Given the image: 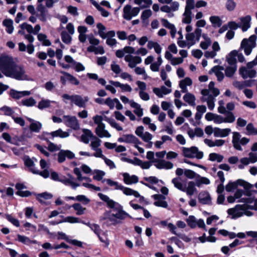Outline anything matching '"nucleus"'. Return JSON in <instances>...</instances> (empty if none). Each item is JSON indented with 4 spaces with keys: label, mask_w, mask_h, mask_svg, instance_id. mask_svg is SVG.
<instances>
[{
    "label": "nucleus",
    "mask_w": 257,
    "mask_h": 257,
    "mask_svg": "<svg viewBox=\"0 0 257 257\" xmlns=\"http://www.w3.org/2000/svg\"><path fill=\"white\" fill-rule=\"evenodd\" d=\"M242 199L240 201L244 202ZM243 204H237L234 207L227 210V214L231 216L232 219H235L243 215L251 216L253 213L250 210H257V199L253 201L248 199Z\"/></svg>",
    "instance_id": "obj_2"
},
{
    "label": "nucleus",
    "mask_w": 257,
    "mask_h": 257,
    "mask_svg": "<svg viewBox=\"0 0 257 257\" xmlns=\"http://www.w3.org/2000/svg\"><path fill=\"white\" fill-rule=\"evenodd\" d=\"M123 178V182L127 185H131L132 184H136L139 181V178L136 175H130L127 173H124L122 174Z\"/></svg>",
    "instance_id": "obj_26"
},
{
    "label": "nucleus",
    "mask_w": 257,
    "mask_h": 257,
    "mask_svg": "<svg viewBox=\"0 0 257 257\" xmlns=\"http://www.w3.org/2000/svg\"><path fill=\"white\" fill-rule=\"evenodd\" d=\"M251 20V18L249 15L239 18V20L240 21L239 26L243 32H246L250 27Z\"/></svg>",
    "instance_id": "obj_21"
},
{
    "label": "nucleus",
    "mask_w": 257,
    "mask_h": 257,
    "mask_svg": "<svg viewBox=\"0 0 257 257\" xmlns=\"http://www.w3.org/2000/svg\"><path fill=\"white\" fill-rule=\"evenodd\" d=\"M192 84V80L189 77H186L185 79L181 80L179 83V86L183 93L188 92L187 86H191Z\"/></svg>",
    "instance_id": "obj_32"
},
{
    "label": "nucleus",
    "mask_w": 257,
    "mask_h": 257,
    "mask_svg": "<svg viewBox=\"0 0 257 257\" xmlns=\"http://www.w3.org/2000/svg\"><path fill=\"white\" fill-rule=\"evenodd\" d=\"M154 166L158 169L169 170L173 168V164L171 162L165 160H155L154 161Z\"/></svg>",
    "instance_id": "obj_19"
},
{
    "label": "nucleus",
    "mask_w": 257,
    "mask_h": 257,
    "mask_svg": "<svg viewBox=\"0 0 257 257\" xmlns=\"http://www.w3.org/2000/svg\"><path fill=\"white\" fill-rule=\"evenodd\" d=\"M232 136V143L233 147L237 150L242 151V149L241 145H245L249 141V140L246 138H241V136L238 132H233Z\"/></svg>",
    "instance_id": "obj_9"
},
{
    "label": "nucleus",
    "mask_w": 257,
    "mask_h": 257,
    "mask_svg": "<svg viewBox=\"0 0 257 257\" xmlns=\"http://www.w3.org/2000/svg\"><path fill=\"white\" fill-rule=\"evenodd\" d=\"M88 100L87 97L83 98L82 97L79 95H73L72 102L79 107H84L85 103Z\"/></svg>",
    "instance_id": "obj_27"
},
{
    "label": "nucleus",
    "mask_w": 257,
    "mask_h": 257,
    "mask_svg": "<svg viewBox=\"0 0 257 257\" xmlns=\"http://www.w3.org/2000/svg\"><path fill=\"white\" fill-rule=\"evenodd\" d=\"M237 70V66L227 65L225 69V74L227 77H232Z\"/></svg>",
    "instance_id": "obj_47"
},
{
    "label": "nucleus",
    "mask_w": 257,
    "mask_h": 257,
    "mask_svg": "<svg viewBox=\"0 0 257 257\" xmlns=\"http://www.w3.org/2000/svg\"><path fill=\"white\" fill-rule=\"evenodd\" d=\"M125 143L133 144H141L139 140L133 135H125Z\"/></svg>",
    "instance_id": "obj_49"
},
{
    "label": "nucleus",
    "mask_w": 257,
    "mask_h": 257,
    "mask_svg": "<svg viewBox=\"0 0 257 257\" xmlns=\"http://www.w3.org/2000/svg\"><path fill=\"white\" fill-rule=\"evenodd\" d=\"M88 50L91 52H93L95 54H103L105 51L102 46H98L97 47H89Z\"/></svg>",
    "instance_id": "obj_60"
},
{
    "label": "nucleus",
    "mask_w": 257,
    "mask_h": 257,
    "mask_svg": "<svg viewBox=\"0 0 257 257\" xmlns=\"http://www.w3.org/2000/svg\"><path fill=\"white\" fill-rule=\"evenodd\" d=\"M223 158L224 157L222 155L215 153H211L209 155V160L211 161H217L218 163L222 162Z\"/></svg>",
    "instance_id": "obj_58"
},
{
    "label": "nucleus",
    "mask_w": 257,
    "mask_h": 257,
    "mask_svg": "<svg viewBox=\"0 0 257 257\" xmlns=\"http://www.w3.org/2000/svg\"><path fill=\"white\" fill-rule=\"evenodd\" d=\"M140 11L139 8H132L131 6L127 5L123 9V18L126 20H131L133 17L137 16Z\"/></svg>",
    "instance_id": "obj_12"
},
{
    "label": "nucleus",
    "mask_w": 257,
    "mask_h": 257,
    "mask_svg": "<svg viewBox=\"0 0 257 257\" xmlns=\"http://www.w3.org/2000/svg\"><path fill=\"white\" fill-rule=\"evenodd\" d=\"M71 35H70V34L65 31H62L61 33L62 41L66 44H70L72 40Z\"/></svg>",
    "instance_id": "obj_56"
},
{
    "label": "nucleus",
    "mask_w": 257,
    "mask_h": 257,
    "mask_svg": "<svg viewBox=\"0 0 257 257\" xmlns=\"http://www.w3.org/2000/svg\"><path fill=\"white\" fill-rule=\"evenodd\" d=\"M201 34V29L196 28L194 32L187 33L186 35L185 38L187 42L188 48L194 45L196 42H199Z\"/></svg>",
    "instance_id": "obj_8"
},
{
    "label": "nucleus",
    "mask_w": 257,
    "mask_h": 257,
    "mask_svg": "<svg viewBox=\"0 0 257 257\" xmlns=\"http://www.w3.org/2000/svg\"><path fill=\"white\" fill-rule=\"evenodd\" d=\"M183 96L184 100L188 103L190 105L195 106L196 100L195 96L191 93L187 92Z\"/></svg>",
    "instance_id": "obj_41"
},
{
    "label": "nucleus",
    "mask_w": 257,
    "mask_h": 257,
    "mask_svg": "<svg viewBox=\"0 0 257 257\" xmlns=\"http://www.w3.org/2000/svg\"><path fill=\"white\" fill-rule=\"evenodd\" d=\"M60 182L66 186L71 187L73 189H76L80 185L76 182V179L70 174H68L67 176H61Z\"/></svg>",
    "instance_id": "obj_15"
},
{
    "label": "nucleus",
    "mask_w": 257,
    "mask_h": 257,
    "mask_svg": "<svg viewBox=\"0 0 257 257\" xmlns=\"http://www.w3.org/2000/svg\"><path fill=\"white\" fill-rule=\"evenodd\" d=\"M196 190L195 183L193 181H190L188 183L187 187L185 186V190L183 192H186L188 196H192Z\"/></svg>",
    "instance_id": "obj_45"
},
{
    "label": "nucleus",
    "mask_w": 257,
    "mask_h": 257,
    "mask_svg": "<svg viewBox=\"0 0 257 257\" xmlns=\"http://www.w3.org/2000/svg\"><path fill=\"white\" fill-rule=\"evenodd\" d=\"M172 182L174 184V186L178 189L182 191L185 190L186 185L182 183L180 178L177 177L173 179Z\"/></svg>",
    "instance_id": "obj_42"
},
{
    "label": "nucleus",
    "mask_w": 257,
    "mask_h": 257,
    "mask_svg": "<svg viewBox=\"0 0 257 257\" xmlns=\"http://www.w3.org/2000/svg\"><path fill=\"white\" fill-rule=\"evenodd\" d=\"M23 160L25 165L28 168L29 171L33 174L38 173V170L36 168L33 159H31L29 156H25Z\"/></svg>",
    "instance_id": "obj_22"
},
{
    "label": "nucleus",
    "mask_w": 257,
    "mask_h": 257,
    "mask_svg": "<svg viewBox=\"0 0 257 257\" xmlns=\"http://www.w3.org/2000/svg\"><path fill=\"white\" fill-rule=\"evenodd\" d=\"M161 22L162 23V25L170 30V32L171 34V36L172 38H174L175 37V35L177 32L176 27L174 25L170 23L167 20L165 19H161Z\"/></svg>",
    "instance_id": "obj_24"
},
{
    "label": "nucleus",
    "mask_w": 257,
    "mask_h": 257,
    "mask_svg": "<svg viewBox=\"0 0 257 257\" xmlns=\"http://www.w3.org/2000/svg\"><path fill=\"white\" fill-rule=\"evenodd\" d=\"M237 54V52L236 51H232L229 53L228 56L226 57L228 65L237 66L236 58Z\"/></svg>",
    "instance_id": "obj_36"
},
{
    "label": "nucleus",
    "mask_w": 257,
    "mask_h": 257,
    "mask_svg": "<svg viewBox=\"0 0 257 257\" xmlns=\"http://www.w3.org/2000/svg\"><path fill=\"white\" fill-rule=\"evenodd\" d=\"M102 182H106V184L112 187H113L114 189L120 190L122 188V185L119 184L117 182L114 181L110 179H105L102 180Z\"/></svg>",
    "instance_id": "obj_43"
},
{
    "label": "nucleus",
    "mask_w": 257,
    "mask_h": 257,
    "mask_svg": "<svg viewBox=\"0 0 257 257\" xmlns=\"http://www.w3.org/2000/svg\"><path fill=\"white\" fill-rule=\"evenodd\" d=\"M201 93L203 95L201 98L202 101L207 102L209 109L213 110L215 106V98L211 94H209V91L208 89H202Z\"/></svg>",
    "instance_id": "obj_13"
},
{
    "label": "nucleus",
    "mask_w": 257,
    "mask_h": 257,
    "mask_svg": "<svg viewBox=\"0 0 257 257\" xmlns=\"http://www.w3.org/2000/svg\"><path fill=\"white\" fill-rule=\"evenodd\" d=\"M199 202L203 204H211V198L208 192L206 191L201 192L198 195Z\"/></svg>",
    "instance_id": "obj_28"
},
{
    "label": "nucleus",
    "mask_w": 257,
    "mask_h": 257,
    "mask_svg": "<svg viewBox=\"0 0 257 257\" xmlns=\"http://www.w3.org/2000/svg\"><path fill=\"white\" fill-rule=\"evenodd\" d=\"M51 135L53 137H60L61 138H65L69 136V133L64 132L61 128L58 129L56 131L52 132Z\"/></svg>",
    "instance_id": "obj_48"
},
{
    "label": "nucleus",
    "mask_w": 257,
    "mask_h": 257,
    "mask_svg": "<svg viewBox=\"0 0 257 257\" xmlns=\"http://www.w3.org/2000/svg\"><path fill=\"white\" fill-rule=\"evenodd\" d=\"M74 157V154L70 151L61 150L58 154V161L61 163L65 161L66 158L71 159Z\"/></svg>",
    "instance_id": "obj_20"
},
{
    "label": "nucleus",
    "mask_w": 257,
    "mask_h": 257,
    "mask_svg": "<svg viewBox=\"0 0 257 257\" xmlns=\"http://www.w3.org/2000/svg\"><path fill=\"white\" fill-rule=\"evenodd\" d=\"M256 36L254 35L250 36L248 39H243L241 43L240 48L244 50L246 55L250 54L252 50L256 46Z\"/></svg>",
    "instance_id": "obj_7"
},
{
    "label": "nucleus",
    "mask_w": 257,
    "mask_h": 257,
    "mask_svg": "<svg viewBox=\"0 0 257 257\" xmlns=\"http://www.w3.org/2000/svg\"><path fill=\"white\" fill-rule=\"evenodd\" d=\"M239 73L243 79L252 78L255 77L256 75V72L254 69H250L246 67L240 68Z\"/></svg>",
    "instance_id": "obj_18"
},
{
    "label": "nucleus",
    "mask_w": 257,
    "mask_h": 257,
    "mask_svg": "<svg viewBox=\"0 0 257 257\" xmlns=\"http://www.w3.org/2000/svg\"><path fill=\"white\" fill-rule=\"evenodd\" d=\"M3 26L6 28V31L8 34H12L14 31L13 21L10 19H5L3 22Z\"/></svg>",
    "instance_id": "obj_37"
},
{
    "label": "nucleus",
    "mask_w": 257,
    "mask_h": 257,
    "mask_svg": "<svg viewBox=\"0 0 257 257\" xmlns=\"http://www.w3.org/2000/svg\"><path fill=\"white\" fill-rule=\"evenodd\" d=\"M25 38L29 42L27 45V52L29 54H32L34 53L35 47L33 44L34 41V37L30 34L25 35Z\"/></svg>",
    "instance_id": "obj_31"
},
{
    "label": "nucleus",
    "mask_w": 257,
    "mask_h": 257,
    "mask_svg": "<svg viewBox=\"0 0 257 257\" xmlns=\"http://www.w3.org/2000/svg\"><path fill=\"white\" fill-rule=\"evenodd\" d=\"M120 190H122L123 193L126 195H133L136 197H140L141 199H144L143 197H141L138 191L133 190L130 188L125 187L123 186H122V188Z\"/></svg>",
    "instance_id": "obj_38"
},
{
    "label": "nucleus",
    "mask_w": 257,
    "mask_h": 257,
    "mask_svg": "<svg viewBox=\"0 0 257 257\" xmlns=\"http://www.w3.org/2000/svg\"><path fill=\"white\" fill-rule=\"evenodd\" d=\"M209 20L213 27H220L222 25V21L218 16H213L209 18Z\"/></svg>",
    "instance_id": "obj_50"
},
{
    "label": "nucleus",
    "mask_w": 257,
    "mask_h": 257,
    "mask_svg": "<svg viewBox=\"0 0 257 257\" xmlns=\"http://www.w3.org/2000/svg\"><path fill=\"white\" fill-rule=\"evenodd\" d=\"M4 216L11 223L16 227L20 226V222L19 220L14 217L12 215L6 214Z\"/></svg>",
    "instance_id": "obj_64"
},
{
    "label": "nucleus",
    "mask_w": 257,
    "mask_h": 257,
    "mask_svg": "<svg viewBox=\"0 0 257 257\" xmlns=\"http://www.w3.org/2000/svg\"><path fill=\"white\" fill-rule=\"evenodd\" d=\"M249 157H243L239 160L237 167L239 169H243L245 166L249 164H253L257 162V153L250 152L248 154Z\"/></svg>",
    "instance_id": "obj_11"
},
{
    "label": "nucleus",
    "mask_w": 257,
    "mask_h": 257,
    "mask_svg": "<svg viewBox=\"0 0 257 257\" xmlns=\"http://www.w3.org/2000/svg\"><path fill=\"white\" fill-rule=\"evenodd\" d=\"M98 196L100 199L107 203L108 207L113 208L116 211V213H114V215L118 220H123L127 217H130L127 213L122 210V207L120 204L110 199L108 196L101 193H99Z\"/></svg>",
    "instance_id": "obj_3"
},
{
    "label": "nucleus",
    "mask_w": 257,
    "mask_h": 257,
    "mask_svg": "<svg viewBox=\"0 0 257 257\" xmlns=\"http://www.w3.org/2000/svg\"><path fill=\"white\" fill-rule=\"evenodd\" d=\"M96 27L98 29V33L99 36L103 39H106V27L101 23L97 24Z\"/></svg>",
    "instance_id": "obj_51"
},
{
    "label": "nucleus",
    "mask_w": 257,
    "mask_h": 257,
    "mask_svg": "<svg viewBox=\"0 0 257 257\" xmlns=\"http://www.w3.org/2000/svg\"><path fill=\"white\" fill-rule=\"evenodd\" d=\"M37 38L38 40L42 43L43 46H49L51 45V42L47 39V37L45 34H39Z\"/></svg>",
    "instance_id": "obj_52"
},
{
    "label": "nucleus",
    "mask_w": 257,
    "mask_h": 257,
    "mask_svg": "<svg viewBox=\"0 0 257 257\" xmlns=\"http://www.w3.org/2000/svg\"><path fill=\"white\" fill-rule=\"evenodd\" d=\"M125 53H128L124 56V60L128 63V66L131 68L135 67L137 65L140 64L142 61V58L140 56H134L131 54H135V49L131 46H125L124 48Z\"/></svg>",
    "instance_id": "obj_5"
},
{
    "label": "nucleus",
    "mask_w": 257,
    "mask_h": 257,
    "mask_svg": "<svg viewBox=\"0 0 257 257\" xmlns=\"http://www.w3.org/2000/svg\"><path fill=\"white\" fill-rule=\"evenodd\" d=\"M224 70V67L221 66H215L210 70V72H213L216 75L218 81H221L224 77V75L222 71Z\"/></svg>",
    "instance_id": "obj_29"
},
{
    "label": "nucleus",
    "mask_w": 257,
    "mask_h": 257,
    "mask_svg": "<svg viewBox=\"0 0 257 257\" xmlns=\"http://www.w3.org/2000/svg\"><path fill=\"white\" fill-rule=\"evenodd\" d=\"M109 82L116 87H120L122 91L131 92L132 91V87L127 84H123L118 81H110Z\"/></svg>",
    "instance_id": "obj_35"
},
{
    "label": "nucleus",
    "mask_w": 257,
    "mask_h": 257,
    "mask_svg": "<svg viewBox=\"0 0 257 257\" xmlns=\"http://www.w3.org/2000/svg\"><path fill=\"white\" fill-rule=\"evenodd\" d=\"M0 70L6 76L17 80H32L25 66L17 64L13 58L8 55H2L0 57Z\"/></svg>",
    "instance_id": "obj_1"
},
{
    "label": "nucleus",
    "mask_w": 257,
    "mask_h": 257,
    "mask_svg": "<svg viewBox=\"0 0 257 257\" xmlns=\"http://www.w3.org/2000/svg\"><path fill=\"white\" fill-rule=\"evenodd\" d=\"M83 134L81 135V139L82 142L84 143L87 144L89 143L90 140L95 136L92 132L88 129L83 130Z\"/></svg>",
    "instance_id": "obj_30"
},
{
    "label": "nucleus",
    "mask_w": 257,
    "mask_h": 257,
    "mask_svg": "<svg viewBox=\"0 0 257 257\" xmlns=\"http://www.w3.org/2000/svg\"><path fill=\"white\" fill-rule=\"evenodd\" d=\"M193 10L192 6H188L186 3L185 11L182 16V22L184 24H189L191 23L192 19V12Z\"/></svg>",
    "instance_id": "obj_16"
},
{
    "label": "nucleus",
    "mask_w": 257,
    "mask_h": 257,
    "mask_svg": "<svg viewBox=\"0 0 257 257\" xmlns=\"http://www.w3.org/2000/svg\"><path fill=\"white\" fill-rule=\"evenodd\" d=\"M61 217L62 218L63 223L68 222L70 223H76L81 222L80 220L78 218L72 216H69L67 217L61 216Z\"/></svg>",
    "instance_id": "obj_53"
},
{
    "label": "nucleus",
    "mask_w": 257,
    "mask_h": 257,
    "mask_svg": "<svg viewBox=\"0 0 257 257\" xmlns=\"http://www.w3.org/2000/svg\"><path fill=\"white\" fill-rule=\"evenodd\" d=\"M238 186H242L246 190H249L252 187V185L249 183L243 180L238 179L235 182H229L226 186L225 189L227 192H232Z\"/></svg>",
    "instance_id": "obj_10"
},
{
    "label": "nucleus",
    "mask_w": 257,
    "mask_h": 257,
    "mask_svg": "<svg viewBox=\"0 0 257 257\" xmlns=\"http://www.w3.org/2000/svg\"><path fill=\"white\" fill-rule=\"evenodd\" d=\"M72 207L76 211V214L77 215L84 214L86 208L83 207L80 203H74L72 205Z\"/></svg>",
    "instance_id": "obj_57"
},
{
    "label": "nucleus",
    "mask_w": 257,
    "mask_h": 257,
    "mask_svg": "<svg viewBox=\"0 0 257 257\" xmlns=\"http://www.w3.org/2000/svg\"><path fill=\"white\" fill-rule=\"evenodd\" d=\"M17 240L19 242L26 245H30L31 244H37V241L35 240H31L28 237L18 234L17 235Z\"/></svg>",
    "instance_id": "obj_39"
},
{
    "label": "nucleus",
    "mask_w": 257,
    "mask_h": 257,
    "mask_svg": "<svg viewBox=\"0 0 257 257\" xmlns=\"http://www.w3.org/2000/svg\"><path fill=\"white\" fill-rule=\"evenodd\" d=\"M42 128V124L39 121H33L30 125V128L31 131L35 133H39Z\"/></svg>",
    "instance_id": "obj_54"
},
{
    "label": "nucleus",
    "mask_w": 257,
    "mask_h": 257,
    "mask_svg": "<svg viewBox=\"0 0 257 257\" xmlns=\"http://www.w3.org/2000/svg\"><path fill=\"white\" fill-rule=\"evenodd\" d=\"M203 39L200 44V47L203 50H206L211 44V40L207 34H201Z\"/></svg>",
    "instance_id": "obj_33"
},
{
    "label": "nucleus",
    "mask_w": 257,
    "mask_h": 257,
    "mask_svg": "<svg viewBox=\"0 0 257 257\" xmlns=\"http://www.w3.org/2000/svg\"><path fill=\"white\" fill-rule=\"evenodd\" d=\"M93 120L95 124L97 125L95 132L96 135L101 138H110V134L105 130V125L102 121L103 118L102 116L96 115L93 117Z\"/></svg>",
    "instance_id": "obj_4"
},
{
    "label": "nucleus",
    "mask_w": 257,
    "mask_h": 257,
    "mask_svg": "<svg viewBox=\"0 0 257 257\" xmlns=\"http://www.w3.org/2000/svg\"><path fill=\"white\" fill-rule=\"evenodd\" d=\"M31 94L30 91H18L16 90H11V96L16 99H19L23 96L29 95Z\"/></svg>",
    "instance_id": "obj_40"
},
{
    "label": "nucleus",
    "mask_w": 257,
    "mask_h": 257,
    "mask_svg": "<svg viewBox=\"0 0 257 257\" xmlns=\"http://www.w3.org/2000/svg\"><path fill=\"white\" fill-rule=\"evenodd\" d=\"M63 122L68 127L73 130H78L80 128V125L77 118L74 116L64 115Z\"/></svg>",
    "instance_id": "obj_14"
},
{
    "label": "nucleus",
    "mask_w": 257,
    "mask_h": 257,
    "mask_svg": "<svg viewBox=\"0 0 257 257\" xmlns=\"http://www.w3.org/2000/svg\"><path fill=\"white\" fill-rule=\"evenodd\" d=\"M182 152L183 155L188 158H196L200 160L204 156L203 152L200 151L197 147L194 146L190 148L182 147Z\"/></svg>",
    "instance_id": "obj_6"
},
{
    "label": "nucleus",
    "mask_w": 257,
    "mask_h": 257,
    "mask_svg": "<svg viewBox=\"0 0 257 257\" xmlns=\"http://www.w3.org/2000/svg\"><path fill=\"white\" fill-rule=\"evenodd\" d=\"M60 73L63 74V76L60 77V80L63 84H65L66 81H69L73 85L79 84V81L72 75L65 71H61Z\"/></svg>",
    "instance_id": "obj_17"
},
{
    "label": "nucleus",
    "mask_w": 257,
    "mask_h": 257,
    "mask_svg": "<svg viewBox=\"0 0 257 257\" xmlns=\"http://www.w3.org/2000/svg\"><path fill=\"white\" fill-rule=\"evenodd\" d=\"M90 147L92 150H96L99 149L101 145V140L96 136H94L91 140Z\"/></svg>",
    "instance_id": "obj_55"
},
{
    "label": "nucleus",
    "mask_w": 257,
    "mask_h": 257,
    "mask_svg": "<svg viewBox=\"0 0 257 257\" xmlns=\"http://www.w3.org/2000/svg\"><path fill=\"white\" fill-rule=\"evenodd\" d=\"M21 103L24 106L31 107L35 105L36 101L33 98L30 97L22 100Z\"/></svg>",
    "instance_id": "obj_62"
},
{
    "label": "nucleus",
    "mask_w": 257,
    "mask_h": 257,
    "mask_svg": "<svg viewBox=\"0 0 257 257\" xmlns=\"http://www.w3.org/2000/svg\"><path fill=\"white\" fill-rule=\"evenodd\" d=\"M231 129L229 128H220L214 127V137L217 138H225L227 137L231 133Z\"/></svg>",
    "instance_id": "obj_25"
},
{
    "label": "nucleus",
    "mask_w": 257,
    "mask_h": 257,
    "mask_svg": "<svg viewBox=\"0 0 257 257\" xmlns=\"http://www.w3.org/2000/svg\"><path fill=\"white\" fill-rule=\"evenodd\" d=\"M51 103H56L55 101H51L48 99H42L38 104V108L40 109H43L49 107Z\"/></svg>",
    "instance_id": "obj_46"
},
{
    "label": "nucleus",
    "mask_w": 257,
    "mask_h": 257,
    "mask_svg": "<svg viewBox=\"0 0 257 257\" xmlns=\"http://www.w3.org/2000/svg\"><path fill=\"white\" fill-rule=\"evenodd\" d=\"M186 3L188 6L190 5L191 6H192L193 10L195 8H200L202 7H205L207 5V2L203 0L198 1L196 2H195V0H186Z\"/></svg>",
    "instance_id": "obj_34"
},
{
    "label": "nucleus",
    "mask_w": 257,
    "mask_h": 257,
    "mask_svg": "<svg viewBox=\"0 0 257 257\" xmlns=\"http://www.w3.org/2000/svg\"><path fill=\"white\" fill-rule=\"evenodd\" d=\"M134 2L142 8L149 7L152 4V0H134Z\"/></svg>",
    "instance_id": "obj_63"
},
{
    "label": "nucleus",
    "mask_w": 257,
    "mask_h": 257,
    "mask_svg": "<svg viewBox=\"0 0 257 257\" xmlns=\"http://www.w3.org/2000/svg\"><path fill=\"white\" fill-rule=\"evenodd\" d=\"M131 107L135 109L134 113L139 117L143 115V109L141 105L136 102H131Z\"/></svg>",
    "instance_id": "obj_44"
},
{
    "label": "nucleus",
    "mask_w": 257,
    "mask_h": 257,
    "mask_svg": "<svg viewBox=\"0 0 257 257\" xmlns=\"http://www.w3.org/2000/svg\"><path fill=\"white\" fill-rule=\"evenodd\" d=\"M52 197V194L47 192H44L42 193L38 194L36 195L37 199L41 203L43 202V199L48 200L51 199Z\"/></svg>",
    "instance_id": "obj_59"
},
{
    "label": "nucleus",
    "mask_w": 257,
    "mask_h": 257,
    "mask_svg": "<svg viewBox=\"0 0 257 257\" xmlns=\"http://www.w3.org/2000/svg\"><path fill=\"white\" fill-rule=\"evenodd\" d=\"M93 179L97 181H100L102 179L103 177L105 176V173L101 170H95L93 173Z\"/></svg>",
    "instance_id": "obj_61"
},
{
    "label": "nucleus",
    "mask_w": 257,
    "mask_h": 257,
    "mask_svg": "<svg viewBox=\"0 0 257 257\" xmlns=\"http://www.w3.org/2000/svg\"><path fill=\"white\" fill-rule=\"evenodd\" d=\"M153 91L157 96L162 98L164 95L170 93L172 92V89L171 88H168L164 86H162L160 88H154Z\"/></svg>",
    "instance_id": "obj_23"
}]
</instances>
